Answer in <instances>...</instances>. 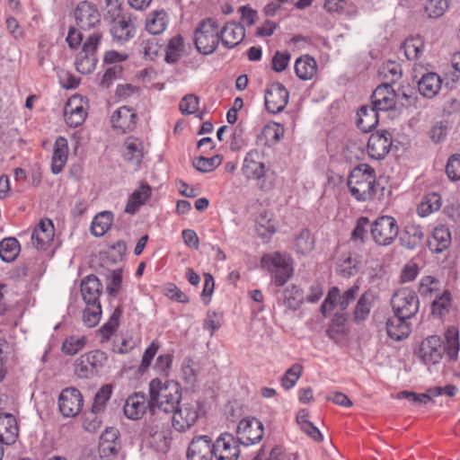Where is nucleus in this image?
<instances>
[{
	"instance_id": "f257e3e1",
	"label": "nucleus",
	"mask_w": 460,
	"mask_h": 460,
	"mask_svg": "<svg viewBox=\"0 0 460 460\" xmlns=\"http://www.w3.org/2000/svg\"><path fill=\"white\" fill-rule=\"evenodd\" d=\"M181 386L176 381L163 383L155 378L149 384V411L156 409L164 411V414L171 413L181 402Z\"/></svg>"
},
{
	"instance_id": "f03ea898",
	"label": "nucleus",
	"mask_w": 460,
	"mask_h": 460,
	"mask_svg": "<svg viewBox=\"0 0 460 460\" xmlns=\"http://www.w3.org/2000/svg\"><path fill=\"white\" fill-rule=\"evenodd\" d=\"M376 171L366 164L356 166L347 181L350 195L358 201L370 200L376 194Z\"/></svg>"
},
{
	"instance_id": "7ed1b4c3",
	"label": "nucleus",
	"mask_w": 460,
	"mask_h": 460,
	"mask_svg": "<svg viewBox=\"0 0 460 460\" xmlns=\"http://www.w3.org/2000/svg\"><path fill=\"white\" fill-rule=\"evenodd\" d=\"M150 416L143 428L145 436L151 439V443L161 449L168 447L171 442L170 417L156 411H149Z\"/></svg>"
},
{
	"instance_id": "20e7f679",
	"label": "nucleus",
	"mask_w": 460,
	"mask_h": 460,
	"mask_svg": "<svg viewBox=\"0 0 460 460\" xmlns=\"http://www.w3.org/2000/svg\"><path fill=\"white\" fill-rule=\"evenodd\" d=\"M219 40V23L214 18L202 20L194 31L195 46L204 55L212 54L217 49Z\"/></svg>"
},
{
	"instance_id": "39448f33",
	"label": "nucleus",
	"mask_w": 460,
	"mask_h": 460,
	"mask_svg": "<svg viewBox=\"0 0 460 460\" xmlns=\"http://www.w3.org/2000/svg\"><path fill=\"white\" fill-rule=\"evenodd\" d=\"M172 413V426L176 431L184 433L190 430L201 416L202 405L196 400L182 402Z\"/></svg>"
},
{
	"instance_id": "423d86ee",
	"label": "nucleus",
	"mask_w": 460,
	"mask_h": 460,
	"mask_svg": "<svg viewBox=\"0 0 460 460\" xmlns=\"http://www.w3.org/2000/svg\"><path fill=\"white\" fill-rule=\"evenodd\" d=\"M102 34L94 31L89 35L83 45L82 51L78 53L75 65L76 70L83 75L91 74L96 66L95 51L101 42Z\"/></svg>"
},
{
	"instance_id": "0eeeda50",
	"label": "nucleus",
	"mask_w": 460,
	"mask_h": 460,
	"mask_svg": "<svg viewBox=\"0 0 460 460\" xmlns=\"http://www.w3.org/2000/svg\"><path fill=\"white\" fill-rule=\"evenodd\" d=\"M391 305L395 314L410 320L419 312L420 302L413 290L401 288L393 295Z\"/></svg>"
},
{
	"instance_id": "6e6552de",
	"label": "nucleus",
	"mask_w": 460,
	"mask_h": 460,
	"mask_svg": "<svg viewBox=\"0 0 460 460\" xmlns=\"http://www.w3.org/2000/svg\"><path fill=\"white\" fill-rule=\"evenodd\" d=\"M370 232L376 243L387 246L397 237L399 227L393 217L383 216L373 222Z\"/></svg>"
},
{
	"instance_id": "1a4fd4ad",
	"label": "nucleus",
	"mask_w": 460,
	"mask_h": 460,
	"mask_svg": "<svg viewBox=\"0 0 460 460\" xmlns=\"http://www.w3.org/2000/svg\"><path fill=\"white\" fill-rule=\"evenodd\" d=\"M107 356L96 349L80 356L75 362V372L79 378H91L102 367Z\"/></svg>"
},
{
	"instance_id": "9d476101",
	"label": "nucleus",
	"mask_w": 460,
	"mask_h": 460,
	"mask_svg": "<svg viewBox=\"0 0 460 460\" xmlns=\"http://www.w3.org/2000/svg\"><path fill=\"white\" fill-rule=\"evenodd\" d=\"M359 288L353 286L347 289L342 295H340V290L337 287H332L321 305L323 314L326 315L327 313L331 312L334 307L343 312L347 309L349 305L355 299Z\"/></svg>"
},
{
	"instance_id": "9b49d317",
	"label": "nucleus",
	"mask_w": 460,
	"mask_h": 460,
	"mask_svg": "<svg viewBox=\"0 0 460 460\" xmlns=\"http://www.w3.org/2000/svg\"><path fill=\"white\" fill-rule=\"evenodd\" d=\"M445 353L444 341L437 335L429 336L420 345L418 356L426 365L438 363Z\"/></svg>"
},
{
	"instance_id": "f8f14e48",
	"label": "nucleus",
	"mask_w": 460,
	"mask_h": 460,
	"mask_svg": "<svg viewBox=\"0 0 460 460\" xmlns=\"http://www.w3.org/2000/svg\"><path fill=\"white\" fill-rule=\"evenodd\" d=\"M263 433V425L256 418L243 419L237 426L238 441L246 447L260 442Z\"/></svg>"
},
{
	"instance_id": "ddd939ff",
	"label": "nucleus",
	"mask_w": 460,
	"mask_h": 460,
	"mask_svg": "<svg viewBox=\"0 0 460 460\" xmlns=\"http://www.w3.org/2000/svg\"><path fill=\"white\" fill-rule=\"evenodd\" d=\"M214 449L212 439L208 436H195L189 444L187 460H213Z\"/></svg>"
},
{
	"instance_id": "4468645a",
	"label": "nucleus",
	"mask_w": 460,
	"mask_h": 460,
	"mask_svg": "<svg viewBox=\"0 0 460 460\" xmlns=\"http://www.w3.org/2000/svg\"><path fill=\"white\" fill-rule=\"evenodd\" d=\"M288 92L282 84H271L265 93L266 109L272 114L281 112L288 102Z\"/></svg>"
},
{
	"instance_id": "2eb2a0df",
	"label": "nucleus",
	"mask_w": 460,
	"mask_h": 460,
	"mask_svg": "<svg viewBox=\"0 0 460 460\" xmlns=\"http://www.w3.org/2000/svg\"><path fill=\"white\" fill-rule=\"evenodd\" d=\"M239 444L232 434H221L213 443L216 459L237 460L240 455Z\"/></svg>"
},
{
	"instance_id": "dca6fc26",
	"label": "nucleus",
	"mask_w": 460,
	"mask_h": 460,
	"mask_svg": "<svg viewBox=\"0 0 460 460\" xmlns=\"http://www.w3.org/2000/svg\"><path fill=\"white\" fill-rule=\"evenodd\" d=\"M121 449L119 431L118 429L107 428L101 435L98 453L101 458L111 459L119 455Z\"/></svg>"
},
{
	"instance_id": "f3484780",
	"label": "nucleus",
	"mask_w": 460,
	"mask_h": 460,
	"mask_svg": "<svg viewBox=\"0 0 460 460\" xmlns=\"http://www.w3.org/2000/svg\"><path fill=\"white\" fill-rule=\"evenodd\" d=\"M242 172L247 180L261 181L266 175V165L262 154L257 149L250 150L243 160Z\"/></svg>"
},
{
	"instance_id": "a211bd4d",
	"label": "nucleus",
	"mask_w": 460,
	"mask_h": 460,
	"mask_svg": "<svg viewBox=\"0 0 460 460\" xmlns=\"http://www.w3.org/2000/svg\"><path fill=\"white\" fill-rule=\"evenodd\" d=\"M84 400L81 393L73 387L62 391L59 399V411L65 417H75L83 407Z\"/></svg>"
},
{
	"instance_id": "6ab92c4d",
	"label": "nucleus",
	"mask_w": 460,
	"mask_h": 460,
	"mask_svg": "<svg viewBox=\"0 0 460 460\" xmlns=\"http://www.w3.org/2000/svg\"><path fill=\"white\" fill-rule=\"evenodd\" d=\"M74 16L77 26L82 30H90L100 22V13L91 2L81 1L76 5Z\"/></svg>"
},
{
	"instance_id": "aec40b11",
	"label": "nucleus",
	"mask_w": 460,
	"mask_h": 460,
	"mask_svg": "<svg viewBox=\"0 0 460 460\" xmlns=\"http://www.w3.org/2000/svg\"><path fill=\"white\" fill-rule=\"evenodd\" d=\"M392 136L386 130L371 134L367 141V152L371 158L383 159L390 151Z\"/></svg>"
},
{
	"instance_id": "412c9836",
	"label": "nucleus",
	"mask_w": 460,
	"mask_h": 460,
	"mask_svg": "<svg viewBox=\"0 0 460 460\" xmlns=\"http://www.w3.org/2000/svg\"><path fill=\"white\" fill-rule=\"evenodd\" d=\"M396 93L389 83L376 87L371 95V104L377 111H386L395 108Z\"/></svg>"
},
{
	"instance_id": "4be33fe9",
	"label": "nucleus",
	"mask_w": 460,
	"mask_h": 460,
	"mask_svg": "<svg viewBox=\"0 0 460 460\" xmlns=\"http://www.w3.org/2000/svg\"><path fill=\"white\" fill-rule=\"evenodd\" d=\"M110 31L114 40L126 42L133 38L135 25L130 15L119 13L112 18Z\"/></svg>"
},
{
	"instance_id": "5701e85b",
	"label": "nucleus",
	"mask_w": 460,
	"mask_h": 460,
	"mask_svg": "<svg viewBox=\"0 0 460 460\" xmlns=\"http://www.w3.org/2000/svg\"><path fill=\"white\" fill-rule=\"evenodd\" d=\"M146 410L149 411V400L141 392H136L129 395L123 407L125 416L133 420L141 419Z\"/></svg>"
},
{
	"instance_id": "b1692460",
	"label": "nucleus",
	"mask_w": 460,
	"mask_h": 460,
	"mask_svg": "<svg viewBox=\"0 0 460 460\" xmlns=\"http://www.w3.org/2000/svg\"><path fill=\"white\" fill-rule=\"evenodd\" d=\"M137 115L133 109L127 106L119 107L111 118L112 128L120 133L132 131L137 126Z\"/></svg>"
},
{
	"instance_id": "393cba45",
	"label": "nucleus",
	"mask_w": 460,
	"mask_h": 460,
	"mask_svg": "<svg viewBox=\"0 0 460 460\" xmlns=\"http://www.w3.org/2000/svg\"><path fill=\"white\" fill-rule=\"evenodd\" d=\"M387 335L394 341H400L406 339L411 332V323L409 319L394 314L386 321Z\"/></svg>"
},
{
	"instance_id": "a878e982",
	"label": "nucleus",
	"mask_w": 460,
	"mask_h": 460,
	"mask_svg": "<svg viewBox=\"0 0 460 460\" xmlns=\"http://www.w3.org/2000/svg\"><path fill=\"white\" fill-rule=\"evenodd\" d=\"M19 437V427L14 416L11 413L0 414V442L7 446L16 442Z\"/></svg>"
},
{
	"instance_id": "bb28decb",
	"label": "nucleus",
	"mask_w": 460,
	"mask_h": 460,
	"mask_svg": "<svg viewBox=\"0 0 460 460\" xmlns=\"http://www.w3.org/2000/svg\"><path fill=\"white\" fill-rule=\"evenodd\" d=\"M220 40L227 49H232L240 44L245 37L244 27L236 22H226L219 31Z\"/></svg>"
},
{
	"instance_id": "cd10ccee",
	"label": "nucleus",
	"mask_w": 460,
	"mask_h": 460,
	"mask_svg": "<svg viewBox=\"0 0 460 460\" xmlns=\"http://www.w3.org/2000/svg\"><path fill=\"white\" fill-rule=\"evenodd\" d=\"M65 119L68 126L76 128L83 124L86 111L82 104V99L72 97L68 100L64 110Z\"/></svg>"
},
{
	"instance_id": "c85d7f7f",
	"label": "nucleus",
	"mask_w": 460,
	"mask_h": 460,
	"mask_svg": "<svg viewBox=\"0 0 460 460\" xmlns=\"http://www.w3.org/2000/svg\"><path fill=\"white\" fill-rule=\"evenodd\" d=\"M423 240L424 233L421 227L414 224L406 225L400 235V243L407 250H415L420 247Z\"/></svg>"
},
{
	"instance_id": "c756f323",
	"label": "nucleus",
	"mask_w": 460,
	"mask_h": 460,
	"mask_svg": "<svg viewBox=\"0 0 460 460\" xmlns=\"http://www.w3.org/2000/svg\"><path fill=\"white\" fill-rule=\"evenodd\" d=\"M102 288V283L96 276L93 274L86 276L81 282V293L85 304L100 303Z\"/></svg>"
},
{
	"instance_id": "7c9ffc66",
	"label": "nucleus",
	"mask_w": 460,
	"mask_h": 460,
	"mask_svg": "<svg viewBox=\"0 0 460 460\" xmlns=\"http://www.w3.org/2000/svg\"><path fill=\"white\" fill-rule=\"evenodd\" d=\"M451 243V233L444 226H437L432 235L428 239L429 249L435 253H440L447 250Z\"/></svg>"
},
{
	"instance_id": "2f4dec72",
	"label": "nucleus",
	"mask_w": 460,
	"mask_h": 460,
	"mask_svg": "<svg viewBox=\"0 0 460 460\" xmlns=\"http://www.w3.org/2000/svg\"><path fill=\"white\" fill-rule=\"evenodd\" d=\"M152 188L148 183H141L139 188L129 195L125 212L130 215L137 213L138 208L145 205L146 200L151 197Z\"/></svg>"
},
{
	"instance_id": "473e14b6",
	"label": "nucleus",
	"mask_w": 460,
	"mask_h": 460,
	"mask_svg": "<svg viewBox=\"0 0 460 460\" xmlns=\"http://www.w3.org/2000/svg\"><path fill=\"white\" fill-rule=\"evenodd\" d=\"M442 79L433 72L427 73L418 82L420 93L426 98L435 97L441 89Z\"/></svg>"
},
{
	"instance_id": "72a5a7b5",
	"label": "nucleus",
	"mask_w": 460,
	"mask_h": 460,
	"mask_svg": "<svg viewBox=\"0 0 460 460\" xmlns=\"http://www.w3.org/2000/svg\"><path fill=\"white\" fill-rule=\"evenodd\" d=\"M53 224L50 220H41L31 234L32 244L37 249H45L53 236Z\"/></svg>"
},
{
	"instance_id": "f704fd0d",
	"label": "nucleus",
	"mask_w": 460,
	"mask_h": 460,
	"mask_svg": "<svg viewBox=\"0 0 460 460\" xmlns=\"http://www.w3.org/2000/svg\"><path fill=\"white\" fill-rule=\"evenodd\" d=\"M375 298L371 291H366L360 296L353 310V320L356 323H363L367 319Z\"/></svg>"
},
{
	"instance_id": "c9c22d12",
	"label": "nucleus",
	"mask_w": 460,
	"mask_h": 460,
	"mask_svg": "<svg viewBox=\"0 0 460 460\" xmlns=\"http://www.w3.org/2000/svg\"><path fill=\"white\" fill-rule=\"evenodd\" d=\"M67 154L68 146L66 139L63 137H58L54 145L51 164V171L54 174H58L63 170L67 161Z\"/></svg>"
},
{
	"instance_id": "e433bc0d",
	"label": "nucleus",
	"mask_w": 460,
	"mask_h": 460,
	"mask_svg": "<svg viewBox=\"0 0 460 460\" xmlns=\"http://www.w3.org/2000/svg\"><path fill=\"white\" fill-rule=\"evenodd\" d=\"M168 25V16L164 10L151 12L146 20V30L153 35L161 34Z\"/></svg>"
},
{
	"instance_id": "4c0bfd02",
	"label": "nucleus",
	"mask_w": 460,
	"mask_h": 460,
	"mask_svg": "<svg viewBox=\"0 0 460 460\" xmlns=\"http://www.w3.org/2000/svg\"><path fill=\"white\" fill-rule=\"evenodd\" d=\"M357 115V126L364 132L370 131L378 123V111L372 106H361Z\"/></svg>"
},
{
	"instance_id": "58836bf2",
	"label": "nucleus",
	"mask_w": 460,
	"mask_h": 460,
	"mask_svg": "<svg viewBox=\"0 0 460 460\" xmlns=\"http://www.w3.org/2000/svg\"><path fill=\"white\" fill-rule=\"evenodd\" d=\"M295 72L299 79L310 80L317 72L316 61L308 55L300 57L296 60Z\"/></svg>"
},
{
	"instance_id": "ea45409f",
	"label": "nucleus",
	"mask_w": 460,
	"mask_h": 460,
	"mask_svg": "<svg viewBox=\"0 0 460 460\" xmlns=\"http://www.w3.org/2000/svg\"><path fill=\"white\" fill-rule=\"evenodd\" d=\"M113 214L111 211H102L94 217L91 225V233L96 236H102L111 226Z\"/></svg>"
},
{
	"instance_id": "a19ab883",
	"label": "nucleus",
	"mask_w": 460,
	"mask_h": 460,
	"mask_svg": "<svg viewBox=\"0 0 460 460\" xmlns=\"http://www.w3.org/2000/svg\"><path fill=\"white\" fill-rule=\"evenodd\" d=\"M304 293L296 285L288 287L283 293V305L287 310L296 311L304 302Z\"/></svg>"
},
{
	"instance_id": "79ce46f5",
	"label": "nucleus",
	"mask_w": 460,
	"mask_h": 460,
	"mask_svg": "<svg viewBox=\"0 0 460 460\" xmlns=\"http://www.w3.org/2000/svg\"><path fill=\"white\" fill-rule=\"evenodd\" d=\"M20 251V243L14 237H7L0 242V258L4 262L14 261Z\"/></svg>"
},
{
	"instance_id": "37998d69",
	"label": "nucleus",
	"mask_w": 460,
	"mask_h": 460,
	"mask_svg": "<svg viewBox=\"0 0 460 460\" xmlns=\"http://www.w3.org/2000/svg\"><path fill=\"white\" fill-rule=\"evenodd\" d=\"M124 158L127 162L139 165L144 156L143 144L138 139H128L125 141Z\"/></svg>"
},
{
	"instance_id": "c03bdc74",
	"label": "nucleus",
	"mask_w": 460,
	"mask_h": 460,
	"mask_svg": "<svg viewBox=\"0 0 460 460\" xmlns=\"http://www.w3.org/2000/svg\"><path fill=\"white\" fill-rule=\"evenodd\" d=\"M445 353L447 354L450 359H456L457 353L460 348L458 332L454 327H450L445 333Z\"/></svg>"
},
{
	"instance_id": "a18cd8bd",
	"label": "nucleus",
	"mask_w": 460,
	"mask_h": 460,
	"mask_svg": "<svg viewBox=\"0 0 460 460\" xmlns=\"http://www.w3.org/2000/svg\"><path fill=\"white\" fill-rule=\"evenodd\" d=\"M441 208V197L438 193L433 192L428 194L418 208V213L420 217H426L429 214L438 211Z\"/></svg>"
},
{
	"instance_id": "49530a36",
	"label": "nucleus",
	"mask_w": 460,
	"mask_h": 460,
	"mask_svg": "<svg viewBox=\"0 0 460 460\" xmlns=\"http://www.w3.org/2000/svg\"><path fill=\"white\" fill-rule=\"evenodd\" d=\"M121 314H122V308L120 306H118L112 313L109 321L102 326V328L99 331L101 337H102L101 338L102 343L108 341L111 335L117 330V328L119 326V320Z\"/></svg>"
},
{
	"instance_id": "de8ad7c7",
	"label": "nucleus",
	"mask_w": 460,
	"mask_h": 460,
	"mask_svg": "<svg viewBox=\"0 0 460 460\" xmlns=\"http://www.w3.org/2000/svg\"><path fill=\"white\" fill-rule=\"evenodd\" d=\"M183 50V40L181 36L178 35L172 38L166 48L165 61L167 63H176L181 58Z\"/></svg>"
},
{
	"instance_id": "09e8293b",
	"label": "nucleus",
	"mask_w": 460,
	"mask_h": 460,
	"mask_svg": "<svg viewBox=\"0 0 460 460\" xmlns=\"http://www.w3.org/2000/svg\"><path fill=\"white\" fill-rule=\"evenodd\" d=\"M288 261L289 259L287 256L279 252H274L271 254L264 255L261 260V264L262 268L273 273L279 267L283 266Z\"/></svg>"
},
{
	"instance_id": "8fccbe9b",
	"label": "nucleus",
	"mask_w": 460,
	"mask_h": 460,
	"mask_svg": "<svg viewBox=\"0 0 460 460\" xmlns=\"http://www.w3.org/2000/svg\"><path fill=\"white\" fill-rule=\"evenodd\" d=\"M102 308L101 304H86V307L83 313V322L89 328L96 326L101 319Z\"/></svg>"
},
{
	"instance_id": "3c124183",
	"label": "nucleus",
	"mask_w": 460,
	"mask_h": 460,
	"mask_svg": "<svg viewBox=\"0 0 460 460\" xmlns=\"http://www.w3.org/2000/svg\"><path fill=\"white\" fill-rule=\"evenodd\" d=\"M221 163L222 158L220 155H214L210 158L199 156L192 161V165L199 172H209L218 167Z\"/></svg>"
},
{
	"instance_id": "603ef678",
	"label": "nucleus",
	"mask_w": 460,
	"mask_h": 460,
	"mask_svg": "<svg viewBox=\"0 0 460 460\" xmlns=\"http://www.w3.org/2000/svg\"><path fill=\"white\" fill-rule=\"evenodd\" d=\"M86 344V338L84 336H70L65 340L62 344V351L73 356L80 351Z\"/></svg>"
},
{
	"instance_id": "864d4df0",
	"label": "nucleus",
	"mask_w": 460,
	"mask_h": 460,
	"mask_svg": "<svg viewBox=\"0 0 460 460\" xmlns=\"http://www.w3.org/2000/svg\"><path fill=\"white\" fill-rule=\"evenodd\" d=\"M314 245V240L307 229H304L296 238V248L298 253L305 254L311 252Z\"/></svg>"
},
{
	"instance_id": "5fc2aeb1",
	"label": "nucleus",
	"mask_w": 460,
	"mask_h": 460,
	"mask_svg": "<svg viewBox=\"0 0 460 460\" xmlns=\"http://www.w3.org/2000/svg\"><path fill=\"white\" fill-rule=\"evenodd\" d=\"M302 371L303 367L299 364H294L290 368H288L280 380L283 388L288 390L295 386L302 375Z\"/></svg>"
},
{
	"instance_id": "6e6d98bb",
	"label": "nucleus",
	"mask_w": 460,
	"mask_h": 460,
	"mask_svg": "<svg viewBox=\"0 0 460 460\" xmlns=\"http://www.w3.org/2000/svg\"><path fill=\"white\" fill-rule=\"evenodd\" d=\"M379 75H383L390 83H394L402 76L401 66L395 62L388 61L380 67Z\"/></svg>"
},
{
	"instance_id": "4d7b16f0",
	"label": "nucleus",
	"mask_w": 460,
	"mask_h": 460,
	"mask_svg": "<svg viewBox=\"0 0 460 460\" xmlns=\"http://www.w3.org/2000/svg\"><path fill=\"white\" fill-rule=\"evenodd\" d=\"M448 8V0H428L425 4V12L430 18H438Z\"/></svg>"
},
{
	"instance_id": "13d9d810",
	"label": "nucleus",
	"mask_w": 460,
	"mask_h": 460,
	"mask_svg": "<svg viewBox=\"0 0 460 460\" xmlns=\"http://www.w3.org/2000/svg\"><path fill=\"white\" fill-rule=\"evenodd\" d=\"M111 386L105 385L100 388L94 396V401L92 406L93 411L101 412L104 410L106 402L110 400L111 395Z\"/></svg>"
},
{
	"instance_id": "bf43d9fd",
	"label": "nucleus",
	"mask_w": 460,
	"mask_h": 460,
	"mask_svg": "<svg viewBox=\"0 0 460 460\" xmlns=\"http://www.w3.org/2000/svg\"><path fill=\"white\" fill-rule=\"evenodd\" d=\"M402 49L407 59H417L422 53V43L420 39H408L404 41Z\"/></svg>"
},
{
	"instance_id": "052dcab7",
	"label": "nucleus",
	"mask_w": 460,
	"mask_h": 460,
	"mask_svg": "<svg viewBox=\"0 0 460 460\" xmlns=\"http://www.w3.org/2000/svg\"><path fill=\"white\" fill-rule=\"evenodd\" d=\"M161 49L162 45L154 37L143 40L141 42V52L146 58L150 60L157 57Z\"/></svg>"
},
{
	"instance_id": "680f3d73",
	"label": "nucleus",
	"mask_w": 460,
	"mask_h": 460,
	"mask_svg": "<svg viewBox=\"0 0 460 460\" xmlns=\"http://www.w3.org/2000/svg\"><path fill=\"white\" fill-rule=\"evenodd\" d=\"M256 229L261 236H265L266 234L275 233V226L271 223V217L268 212L264 211L260 214L257 219Z\"/></svg>"
},
{
	"instance_id": "e2e57ef3",
	"label": "nucleus",
	"mask_w": 460,
	"mask_h": 460,
	"mask_svg": "<svg viewBox=\"0 0 460 460\" xmlns=\"http://www.w3.org/2000/svg\"><path fill=\"white\" fill-rule=\"evenodd\" d=\"M181 375L187 385H194L197 383V373L194 369V361L191 358H186L183 360L181 365Z\"/></svg>"
},
{
	"instance_id": "0e129e2a",
	"label": "nucleus",
	"mask_w": 460,
	"mask_h": 460,
	"mask_svg": "<svg viewBox=\"0 0 460 460\" xmlns=\"http://www.w3.org/2000/svg\"><path fill=\"white\" fill-rule=\"evenodd\" d=\"M396 397L397 399H408L419 405L427 404L429 402L432 400L431 396L429 395V389H427L426 393L423 394H416L410 391H402L397 394Z\"/></svg>"
},
{
	"instance_id": "69168bd1",
	"label": "nucleus",
	"mask_w": 460,
	"mask_h": 460,
	"mask_svg": "<svg viewBox=\"0 0 460 460\" xmlns=\"http://www.w3.org/2000/svg\"><path fill=\"white\" fill-rule=\"evenodd\" d=\"M179 109L182 114H193L199 110V98L194 94L185 95L180 102Z\"/></svg>"
},
{
	"instance_id": "338daca9",
	"label": "nucleus",
	"mask_w": 460,
	"mask_h": 460,
	"mask_svg": "<svg viewBox=\"0 0 460 460\" xmlns=\"http://www.w3.org/2000/svg\"><path fill=\"white\" fill-rule=\"evenodd\" d=\"M99 412H95L94 411H91L88 413H85L83 420V428L89 432L94 433L96 432L102 425V420L98 416Z\"/></svg>"
},
{
	"instance_id": "774afa93",
	"label": "nucleus",
	"mask_w": 460,
	"mask_h": 460,
	"mask_svg": "<svg viewBox=\"0 0 460 460\" xmlns=\"http://www.w3.org/2000/svg\"><path fill=\"white\" fill-rule=\"evenodd\" d=\"M446 172L451 181L460 180V155H454L449 158Z\"/></svg>"
}]
</instances>
